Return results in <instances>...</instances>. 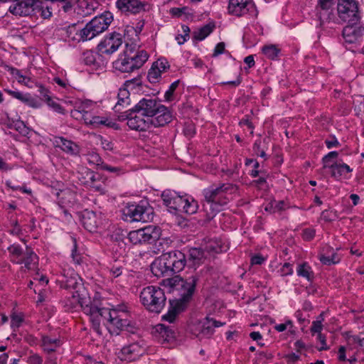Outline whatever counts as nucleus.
I'll return each mask as SVG.
<instances>
[{
	"label": "nucleus",
	"mask_w": 364,
	"mask_h": 364,
	"mask_svg": "<svg viewBox=\"0 0 364 364\" xmlns=\"http://www.w3.org/2000/svg\"><path fill=\"white\" fill-rule=\"evenodd\" d=\"M82 60L85 64L95 68L105 66L106 64L100 53H97L92 50H86L83 53Z\"/></svg>",
	"instance_id": "obj_27"
},
{
	"label": "nucleus",
	"mask_w": 364,
	"mask_h": 364,
	"mask_svg": "<svg viewBox=\"0 0 364 364\" xmlns=\"http://www.w3.org/2000/svg\"><path fill=\"white\" fill-rule=\"evenodd\" d=\"M164 255L173 274L182 271L186 265V257L179 250L164 253Z\"/></svg>",
	"instance_id": "obj_14"
},
{
	"label": "nucleus",
	"mask_w": 364,
	"mask_h": 364,
	"mask_svg": "<svg viewBox=\"0 0 364 364\" xmlns=\"http://www.w3.org/2000/svg\"><path fill=\"white\" fill-rule=\"evenodd\" d=\"M23 322V316L20 314H13L11 316V325L14 328H18Z\"/></svg>",
	"instance_id": "obj_56"
},
{
	"label": "nucleus",
	"mask_w": 364,
	"mask_h": 364,
	"mask_svg": "<svg viewBox=\"0 0 364 364\" xmlns=\"http://www.w3.org/2000/svg\"><path fill=\"white\" fill-rule=\"evenodd\" d=\"M182 305H183V304L178 301L176 302L175 306L171 304L168 312L163 316V319L168 321L169 323H173L178 314L183 310Z\"/></svg>",
	"instance_id": "obj_38"
},
{
	"label": "nucleus",
	"mask_w": 364,
	"mask_h": 364,
	"mask_svg": "<svg viewBox=\"0 0 364 364\" xmlns=\"http://www.w3.org/2000/svg\"><path fill=\"white\" fill-rule=\"evenodd\" d=\"M253 151L256 155L262 158H266L265 150L262 147V141L260 139L255 141L253 146Z\"/></svg>",
	"instance_id": "obj_51"
},
{
	"label": "nucleus",
	"mask_w": 364,
	"mask_h": 364,
	"mask_svg": "<svg viewBox=\"0 0 364 364\" xmlns=\"http://www.w3.org/2000/svg\"><path fill=\"white\" fill-rule=\"evenodd\" d=\"M296 272H297V274L299 276L303 277L307 279L309 281L311 280L314 277V274L311 270V268L306 262L300 264L298 266Z\"/></svg>",
	"instance_id": "obj_45"
},
{
	"label": "nucleus",
	"mask_w": 364,
	"mask_h": 364,
	"mask_svg": "<svg viewBox=\"0 0 364 364\" xmlns=\"http://www.w3.org/2000/svg\"><path fill=\"white\" fill-rule=\"evenodd\" d=\"M87 161L91 166H94L97 168L101 169L102 165L105 164L100 156L94 151L88 152L86 155Z\"/></svg>",
	"instance_id": "obj_43"
},
{
	"label": "nucleus",
	"mask_w": 364,
	"mask_h": 364,
	"mask_svg": "<svg viewBox=\"0 0 364 364\" xmlns=\"http://www.w3.org/2000/svg\"><path fill=\"white\" fill-rule=\"evenodd\" d=\"M183 195L172 190H165L161 193V199L170 212H179L183 203Z\"/></svg>",
	"instance_id": "obj_15"
},
{
	"label": "nucleus",
	"mask_w": 364,
	"mask_h": 364,
	"mask_svg": "<svg viewBox=\"0 0 364 364\" xmlns=\"http://www.w3.org/2000/svg\"><path fill=\"white\" fill-rule=\"evenodd\" d=\"M332 1L333 0H318V6L321 9L318 12V17L321 23L330 19L331 12L329 9L332 5Z\"/></svg>",
	"instance_id": "obj_36"
},
{
	"label": "nucleus",
	"mask_w": 364,
	"mask_h": 364,
	"mask_svg": "<svg viewBox=\"0 0 364 364\" xmlns=\"http://www.w3.org/2000/svg\"><path fill=\"white\" fill-rule=\"evenodd\" d=\"M77 178L82 184L101 194L105 193V183L101 181V176L99 173L87 168L82 167L77 172Z\"/></svg>",
	"instance_id": "obj_8"
},
{
	"label": "nucleus",
	"mask_w": 364,
	"mask_h": 364,
	"mask_svg": "<svg viewBox=\"0 0 364 364\" xmlns=\"http://www.w3.org/2000/svg\"><path fill=\"white\" fill-rule=\"evenodd\" d=\"M140 300L148 311L159 314L164 309L166 298L160 287L148 286L141 291Z\"/></svg>",
	"instance_id": "obj_5"
},
{
	"label": "nucleus",
	"mask_w": 364,
	"mask_h": 364,
	"mask_svg": "<svg viewBox=\"0 0 364 364\" xmlns=\"http://www.w3.org/2000/svg\"><path fill=\"white\" fill-rule=\"evenodd\" d=\"M337 11L338 16L344 21L350 22L360 19L355 0H337Z\"/></svg>",
	"instance_id": "obj_10"
},
{
	"label": "nucleus",
	"mask_w": 364,
	"mask_h": 364,
	"mask_svg": "<svg viewBox=\"0 0 364 364\" xmlns=\"http://www.w3.org/2000/svg\"><path fill=\"white\" fill-rule=\"evenodd\" d=\"M223 325V323L220 321L206 317L194 323L191 327V331L196 337L201 341L205 338H209L213 334L214 328Z\"/></svg>",
	"instance_id": "obj_9"
},
{
	"label": "nucleus",
	"mask_w": 364,
	"mask_h": 364,
	"mask_svg": "<svg viewBox=\"0 0 364 364\" xmlns=\"http://www.w3.org/2000/svg\"><path fill=\"white\" fill-rule=\"evenodd\" d=\"M280 50L274 45L264 46L262 48L263 53L269 59H275L277 58Z\"/></svg>",
	"instance_id": "obj_46"
},
{
	"label": "nucleus",
	"mask_w": 364,
	"mask_h": 364,
	"mask_svg": "<svg viewBox=\"0 0 364 364\" xmlns=\"http://www.w3.org/2000/svg\"><path fill=\"white\" fill-rule=\"evenodd\" d=\"M350 339L354 343H358L360 347L364 348V332H361L356 336H352Z\"/></svg>",
	"instance_id": "obj_58"
},
{
	"label": "nucleus",
	"mask_w": 364,
	"mask_h": 364,
	"mask_svg": "<svg viewBox=\"0 0 364 364\" xmlns=\"http://www.w3.org/2000/svg\"><path fill=\"white\" fill-rule=\"evenodd\" d=\"M179 80H176L171 84L168 90L165 92L164 97L167 101H170L172 99L173 94L177 87L178 86Z\"/></svg>",
	"instance_id": "obj_52"
},
{
	"label": "nucleus",
	"mask_w": 364,
	"mask_h": 364,
	"mask_svg": "<svg viewBox=\"0 0 364 364\" xmlns=\"http://www.w3.org/2000/svg\"><path fill=\"white\" fill-rule=\"evenodd\" d=\"M151 269L157 277L170 276L173 274L164 254L152 262Z\"/></svg>",
	"instance_id": "obj_25"
},
{
	"label": "nucleus",
	"mask_w": 364,
	"mask_h": 364,
	"mask_svg": "<svg viewBox=\"0 0 364 364\" xmlns=\"http://www.w3.org/2000/svg\"><path fill=\"white\" fill-rule=\"evenodd\" d=\"M82 223L85 229L90 232H94L99 223L94 212H87L82 216Z\"/></svg>",
	"instance_id": "obj_34"
},
{
	"label": "nucleus",
	"mask_w": 364,
	"mask_h": 364,
	"mask_svg": "<svg viewBox=\"0 0 364 364\" xmlns=\"http://www.w3.org/2000/svg\"><path fill=\"white\" fill-rule=\"evenodd\" d=\"M122 44L121 34L114 33L105 37L97 46L99 53L105 55H111L118 50Z\"/></svg>",
	"instance_id": "obj_12"
},
{
	"label": "nucleus",
	"mask_w": 364,
	"mask_h": 364,
	"mask_svg": "<svg viewBox=\"0 0 364 364\" xmlns=\"http://www.w3.org/2000/svg\"><path fill=\"white\" fill-rule=\"evenodd\" d=\"M65 304L68 309L80 306L90 316L94 331L99 334H101L102 321L107 322V328L112 334L117 335L120 331L134 332L135 328L130 319L129 307L124 303L112 306V309L100 308L90 301L86 294L76 290L71 291V296L67 297Z\"/></svg>",
	"instance_id": "obj_1"
},
{
	"label": "nucleus",
	"mask_w": 364,
	"mask_h": 364,
	"mask_svg": "<svg viewBox=\"0 0 364 364\" xmlns=\"http://www.w3.org/2000/svg\"><path fill=\"white\" fill-rule=\"evenodd\" d=\"M124 52L127 59L132 62V64L137 63L136 70H139L149 58L146 51L136 48L135 46L127 44Z\"/></svg>",
	"instance_id": "obj_16"
},
{
	"label": "nucleus",
	"mask_w": 364,
	"mask_h": 364,
	"mask_svg": "<svg viewBox=\"0 0 364 364\" xmlns=\"http://www.w3.org/2000/svg\"><path fill=\"white\" fill-rule=\"evenodd\" d=\"M117 4L119 9L127 11L138 9L141 6L136 0H118Z\"/></svg>",
	"instance_id": "obj_44"
},
{
	"label": "nucleus",
	"mask_w": 364,
	"mask_h": 364,
	"mask_svg": "<svg viewBox=\"0 0 364 364\" xmlns=\"http://www.w3.org/2000/svg\"><path fill=\"white\" fill-rule=\"evenodd\" d=\"M358 21L348 22V25L343 28L342 35L346 43H357L364 35V26L358 23Z\"/></svg>",
	"instance_id": "obj_13"
},
{
	"label": "nucleus",
	"mask_w": 364,
	"mask_h": 364,
	"mask_svg": "<svg viewBox=\"0 0 364 364\" xmlns=\"http://www.w3.org/2000/svg\"><path fill=\"white\" fill-rule=\"evenodd\" d=\"M282 276H288L293 274V267L292 264L290 263H284L282 267L280 269Z\"/></svg>",
	"instance_id": "obj_57"
},
{
	"label": "nucleus",
	"mask_w": 364,
	"mask_h": 364,
	"mask_svg": "<svg viewBox=\"0 0 364 364\" xmlns=\"http://www.w3.org/2000/svg\"><path fill=\"white\" fill-rule=\"evenodd\" d=\"M161 104L154 99L141 100L135 106L136 111H139L145 117L152 118L156 115Z\"/></svg>",
	"instance_id": "obj_17"
},
{
	"label": "nucleus",
	"mask_w": 364,
	"mask_h": 364,
	"mask_svg": "<svg viewBox=\"0 0 364 364\" xmlns=\"http://www.w3.org/2000/svg\"><path fill=\"white\" fill-rule=\"evenodd\" d=\"M168 62L164 58H160L155 61L148 72L147 78L151 83L157 82L161 75V73L169 69Z\"/></svg>",
	"instance_id": "obj_19"
},
{
	"label": "nucleus",
	"mask_w": 364,
	"mask_h": 364,
	"mask_svg": "<svg viewBox=\"0 0 364 364\" xmlns=\"http://www.w3.org/2000/svg\"><path fill=\"white\" fill-rule=\"evenodd\" d=\"M213 25H205L203 27L198 28L193 31V38L196 41H203L213 32Z\"/></svg>",
	"instance_id": "obj_39"
},
{
	"label": "nucleus",
	"mask_w": 364,
	"mask_h": 364,
	"mask_svg": "<svg viewBox=\"0 0 364 364\" xmlns=\"http://www.w3.org/2000/svg\"><path fill=\"white\" fill-rule=\"evenodd\" d=\"M61 282L63 288L73 290L72 291L79 290V292H81L80 289H82L81 279L79 278L78 275L74 272H73L69 277L65 276V279H63Z\"/></svg>",
	"instance_id": "obj_32"
},
{
	"label": "nucleus",
	"mask_w": 364,
	"mask_h": 364,
	"mask_svg": "<svg viewBox=\"0 0 364 364\" xmlns=\"http://www.w3.org/2000/svg\"><path fill=\"white\" fill-rule=\"evenodd\" d=\"M325 143L328 149L338 147L340 145L338 141L334 136L331 137L328 139H326Z\"/></svg>",
	"instance_id": "obj_64"
},
{
	"label": "nucleus",
	"mask_w": 364,
	"mask_h": 364,
	"mask_svg": "<svg viewBox=\"0 0 364 364\" xmlns=\"http://www.w3.org/2000/svg\"><path fill=\"white\" fill-rule=\"evenodd\" d=\"M132 61L127 59V55L124 53L114 63V68L122 73H132L136 70L137 63L132 64Z\"/></svg>",
	"instance_id": "obj_29"
},
{
	"label": "nucleus",
	"mask_w": 364,
	"mask_h": 364,
	"mask_svg": "<svg viewBox=\"0 0 364 364\" xmlns=\"http://www.w3.org/2000/svg\"><path fill=\"white\" fill-rule=\"evenodd\" d=\"M71 257L73 258V262L75 264H80L82 257H81V255L79 253H77V247H76V242H75V244H74L73 249L72 250Z\"/></svg>",
	"instance_id": "obj_61"
},
{
	"label": "nucleus",
	"mask_w": 364,
	"mask_h": 364,
	"mask_svg": "<svg viewBox=\"0 0 364 364\" xmlns=\"http://www.w3.org/2000/svg\"><path fill=\"white\" fill-rule=\"evenodd\" d=\"M55 143L56 146L68 154L77 155L80 152V148L75 143L63 137L56 138Z\"/></svg>",
	"instance_id": "obj_31"
},
{
	"label": "nucleus",
	"mask_w": 364,
	"mask_h": 364,
	"mask_svg": "<svg viewBox=\"0 0 364 364\" xmlns=\"http://www.w3.org/2000/svg\"><path fill=\"white\" fill-rule=\"evenodd\" d=\"M123 267L119 265H113L109 269V274L111 277L112 278H117L119 276H120L123 272Z\"/></svg>",
	"instance_id": "obj_55"
},
{
	"label": "nucleus",
	"mask_w": 364,
	"mask_h": 364,
	"mask_svg": "<svg viewBox=\"0 0 364 364\" xmlns=\"http://www.w3.org/2000/svg\"><path fill=\"white\" fill-rule=\"evenodd\" d=\"M155 329L165 341H169L174 337V331L164 324L156 325Z\"/></svg>",
	"instance_id": "obj_42"
},
{
	"label": "nucleus",
	"mask_w": 364,
	"mask_h": 364,
	"mask_svg": "<svg viewBox=\"0 0 364 364\" xmlns=\"http://www.w3.org/2000/svg\"><path fill=\"white\" fill-rule=\"evenodd\" d=\"M43 347L45 350L52 352L60 345V341L58 338H52L49 336L42 338Z\"/></svg>",
	"instance_id": "obj_40"
},
{
	"label": "nucleus",
	"mask_w": 364,
	"mask_h": 364,
	"mask_svg": "<svg viewBox=\"0 0 364 364\" xmlns=\"http://www.w3.org/2000/svg\"><path fill=\"white\" fill-rule=\"evenodd\" d=\"M338 153L337 151H331L328 154L323 156L322 161L323 164V168H327V164H332L334 161L333 160L337 159Z\"/></svg>",
	"instance_id": "obj_50"
},
{
	"label": "nucleus",
	"mask_w": 364,
	"mask_h": 364,
	"mask_svg": "<svg viewBox=\"0 0 364 364\" xmlns=\"http://www.w3.org/2000/svg\"><path fill=\"white\" fill-rule=\"evenodd\" d=\"M16 3L10 6L9 11L19 16H28L34 10L38 0H16Z\"/></svg>",
	"instance_id": "obj_21"
},
{
	"label": "nucleus",
	"mask_w": 364,
	"mask_h": 364,
	"mask_svg": "<svg viewBox=\"0 0 364 364\" xmlns=\"http://www.w3.org/2000/svg\"><path fill=\"white\" fill-rule=\"evenodd\" d=\"M204 248L209 253H220L226 250V246L222 243L221 240L217 239L210 240Z\"/></svg>",
	"instance_id": "obj_37"
},
{
	"label": "nucleus",
	"mask_w": 364,
	"mask_h": 364,
	"mask_svg": "<svg viewBox=\"0 0 364 364\" xmlns=\"http://www.w3.org/2000/svg\"><path fill=\"white\" fill-rule=\"evenodd\" d=\"M18 82L30 88L33 87L34 85H37L34 80H33L31 77H26L25 75L22 77L21 80H18Z\"/></svg>",
	"instance_id": "obj_60"
},
{
	"label": "nucleus",
	"mask_w": 364,
	"mask_h": 364,
	"mask_svg": "<svg viewBox=\"0 0 364 364\" xmlns=\"http://www.w3.org/2000/svg\"><path fill=\"white\" fill-rule=\"evenodd\" d=\"M102 170H105V171H107L110 173H112L114 174H115L116 176H119L122 173H123L122 171V168L120 167H118V166H109V165H107L106 164H104L102 165V167L101 168Z\"/></svg>",
	"instance_id": "obj_53"
},
{
	"label": "nucleus",
	"mask_w": 364,
	"mask_h": 364,
	"mask_svg": "<svg viewBox=\"0 0 364 364\" xmlns=\"http://www.w3.org/2000/svg\"><path fill=\"white\" fill-rule=\"evenodd\" d=\"M284 358L286 359L288 364H294L299 360L300 356L298 354L292 353L286 355L284 356Z\"/></svg>",
	"instance_id": "obj_62"
},
{
	"label": "nucleus",
	"mask_w": 364,
	"mask_h": 364,
	"mask_svg": "<svg viewBox=\"0 0 364 364\" xmlns=\"http://www.w3.org/2000/svg\"><path fill=\"white\" fill-rule=\"evenodd\" d=\"M142 229L143 242H156L159 245H162L161 237V229L159 227L149 225Z\"/></svg>",
	"instance_id": "obj_26"
},
{
	"label": "nucleus",
	"mask_w": 364,
	"mask_h": 364,
	"mask_svg": "<svg viewBox=\"0 0 364 364\" xmlns=\"http://www.w3.org/2000/svg\"><path fill=\"white\" fill-rule=\"evenodd\" d=\"M129 92L127 89H120L118 93V101L115 105L117 111H119V107H127L130 104Z\"/></svg>",
	"instance_id": "obj_41"
},
{
	"label": "nucleus",
	"mask_w": 364,
	"mask_h": 364,
	"mask_svg": "<svg viewBox=\"0 0 364 364\" xmlns=\"http://www.w3.org/2000/svg\"><path fill=\"white\" fill-rule=\"evenodd\" d=\"M6 92H7V93L14 98L23 102L31 107L38 108L41 106V103L28 93H23L19 91H13L10 90H6Z\"/></svg>",
	"instance_id": "obj_30"
},
{
	"label": "nucleus",
	"mask_w": 364,
	"mask_h": 364,
	"mask_svg": "<svg viewBox=\"0 0 364 364\" xmlns=\"http://www.w3.org/2000/svg\"><path fill=\"white\" fill-rule=\"evenodd\" d=\"M318 320L314 321L312 322V326L311 327V332L314 333H321V331L323 329V325L322 321L323 320V314H321L318 316Z\"/></svg>",
	"instance_id": "obj_49"
},
{
	"label": "nucleus",
	"mask_w": 364,
	"mask_h": 364,
	"mask_svg": "<svg viewBox=\"0 0 364 364\" xmlns=\"http://www.w3.org/2000/svg\"><path fill=\"white\" fill-rule=\"evenodd\" d=\"M113 20L111 13L106 12L104 14L96 16L86 24L85 28L80 30V39L86 41L92 39L96 36L104 32Z\"/></svg>",
	"instance_id": "obj_6"
},
{
	"label": "nucleus",
	"mask_w": 364,
	"mask_h": 364,
	"mask_svg": "<svg viewBox=\"0 0 364 364\" xmlns=\"http://www.w3.org/2000/svg\"><path fill=\"white\" fill-rule=\"evenodd\" d=\"M317 339L321 343V346L318 348L319 350H327L328 348L326 344V336L323 335L321 333L317 334Z\"/></svg>",
	"instance_id": "obj_63"
},
{
	"label": "nucleus",
	"mask_w": 364,
	"mask_h": 364,
	"mask_svg": "<svg viewBox=\"0 0 364 364\" xmlns=\"http://www.w3.org/2000/svg\"><path fill=\"white\" fill-rule=\"evenodd\" d=\"M200 272H193L190 276L182 278L180 276H174L163 279V285L168 288L169 292L176 291L181 296L179 302L185 304L188 302L193 295L196 286L199 281Z\"/></svg>",
	"instance_id": "obj_3"
},
{
	"label": "nucleus",
	"mask_w": 364,
	"mask_h": 364,
	"mask_svg": "<svg viewBox=\"0 0 364 364\" xmlns=\"http://www.w3.org/2000/svg\"><path fill=\"white\" fill-rule=\"evenodd\" d=\"M289 207V204L284 200H272L266 205L264 210L270 213H275L282 212Z\"/></svg>",
	"instance_id": "obj_35"
},
{
	"label": "nucleus",
	"mask_w": 364,
	"mask_h": 364,
	"mask_svg": "<svg viewBox=\"0 0 364 364\" xmlns=\"http://www.w3.org/2000/svg\"><path fill=\"white\" fill-rule=\"evenodd\" d=\"M335 218L336 214L332 211L325 210L321 213V218L326 222L333 221L335 220Z\"/></svg>",
	"instance_id": "obj_59"
},
{
	"label": "nucleus",
	"mask_w": 364,
	"mask_h": 364,
	"mask_svg": "<svg viewBox=\"0 0 364 364\" xmlns=\"http://www.w3.org/2000/svg\"><path fill=\"white\" fill-rule=\"evenodd\" d=\"M90 102L82 103L80 107H79V112L82 113V117L86 124H90L93 125L95 127H98L100 125H105L109 127H112L115 124L109 121L107 118L100 116H92L91 117L88 112L85 110V108L87 107Z\"/></svg>",
	"instance_id": "obj_18"
},
{
	"label": "nucleus",
	"mask_w": 364,
	"mask_h": 364,
	"mask_svg": "<svg viewBox=\"0 0 364 364\" xmlns=\"http://www.w3.org/2000/svg\"><path fill=\"white\" fill-rule=\"evenodd\" d=\"M127 115L128 127L136 131L144 132L151 127V118L145 117L139 111H136L135 107L129 109Z\"/></svg>",
	"instance_id": "obj_11"
},
{
	"label": "nucleus",
	"mask_w": 364,
	"mask_h": 364,
	"mask_svg": "<svg viewBox=\"0 0 364 364\" xmlns=\"http://www.w3.org/2000/svg\"><path fill=\"white\" fill-rule=\"evenodd\" d=\"M319 259L322 264L326 265H331L332 264H336L340 261V258L336 253L332 252L331 255H321Z\"/></svg>",
	"instance_id": "obj_47"
},
{
	"label": "nucleus",
	"mask_w": 364,
	"mask_h": 364,
	"mask_svg": "<svg viewBox=\"0 0 364 364\" xmlns=\"http://www.w3.org/2000/svg\"><path fill=\"white\" fill-rule=\"evenodd\" d=\"M204 252L198 248H191L188 251V257L186 264L188 267L193 268V272H197L196 268L201 264L204 259Z\"/></svg>",
	"instance_id": "obj_28"
},
{
	"label": "nucleus",
	"mask_w": 364,
	"mask_h": 364,
	"mask_svg": "<svg viewBox=\"0 0 364 364\" xmlns=\"http://www.w3.org/2000/svg\"><path fill=\"white\" fill-rule=\"evenodd\" d=\"M327 168L331 169V175L336 180L342 178H348V174L352 172L353 169L341 160L337 159L332 164H327Z\"/></svg>",
	"instance_id": "obj_20"
},
{
	"label": "nucleus",
	"mask_w": 364,
	"mask_h": 364,
	"mask_svg": "<svg viewBox=\"0 0 364 364\" xmlns=\"http://www.w3.org/2000/svg\"><path fill=\"white\" fill-rule=\"evenodd\" d=\"M124 220L127 221L148 222L153 218L151 207L141 204H129L122 210Z\"/></svg>",
	"instance_id": "obj_7"
},
{
	"label": "nucleus",
	"mask_w": 364,
	"mask_h": 364,
	"mask_svg": "<svg viewBox=\"0 0 364 364\" xmlns=\"http://www.w3.org/2000/svg\"><path fill=\"white\" fill-rule=\"evenodd\" d=\"M173 115L171 111L164 105H161L156 115L151 118V127H163L171 122Z\"/></svg>",
	"instance_id": "obj_24"
},
{
	"label": "nucleus",
	"mask_w": 364,
	"mask_h": 364,
	"mask_svg": "<svg viewBox=\"0 0 364 364\" xmlns=\"http://www.w3.org/2000/svg\"><path fill=\"white\" fill-rule=\"evenodd\" d=\"M237 191V187L231 183L213 185L204 189L203 195L206 204L203 205L209 220L213 219L220 210V207L226 205L232 196Z\"/></svg>",
	"instance_id": "obj_2"
},
{
	"label": "nucleus",
	"mask_w": 364,
	"mask_h": 364,
	"mask_svg": "<svg viewBox=\"0 0 364 364\" xmlns=\"http://www.w3.org/2000/svg\"><path fill=\"white\" fill-rule=\"evenodd\" d=\"M252 6L251 0H230L228 11L236 16H241L247 14Z\"/></svg>",
	"instance_id": "obj_22"
},
{
	"label": "nucleus",
	"mask_w": 364,
	"mask_h": 364,
	"mask_svg": "<svg viewBox=\"0 0 364 364\" xmlns=\"http://www.w3.org/2000/svg\"><path fill=\"white\" fill-rule=\"evenodd\" d=\"M142 229L131 231L128 235L129 240L134 244L143 243Z\"/></svg>",
	"instance_id": "obj_48"
},
{
	"label": "nucleus",
	"mask_w": 364,
	"mask_h": 364,
	"mask_svg": "<svg viewBox=\"0 0 364 364\" xmlns=\"http://www.w3.org/2000/svg\"><path fill=\"white\" fill-rule=\"evenodd\" d=\"M198 209V202L191 196L184 194L179 212L192 215L196 213Z\"/></svg>",
	"instance_id": "obj_33"
},
{
	"label": "nucleus",
	"mask_w": 364,
	"mask_h": 364,
	"mask_svg": "<svg viewBox=\"0 0 364 364\" xmlns=\"http://www.w3.org/2000/svg\"><path fill=\"white\" fill-rule=\"evenodd\" d=\"M144 352V348L139 343H133L122 348V359L132 361L139 358Z\"/></svg>",
	"instance_id": "obj_23"
},
{
	"label": "nucleus",
	"mask_w": 364,
	"mask_h": 364,
	"mask_svg": "<svg viewBox=\"0 0 364 364\" xmlns=\"http://www.w3.org/2000/svg\"><path fill=\"white\" fill-rule=\"evenodd\" d=\"M7 250L11 262L21 264V271L29 272L38 269V257L31 247H26V250L23 251L19 245L13 244Z\"/></svg>",
	"instance_id": "obj_4"
},
{
	"label": "nucleus",
	"mask_w": 364,
	"mask_h": 364,
	"mask_svg": "<svg viewBox=\"0 0 364 364\" xmlns=\"http://www.w3.org/2000/svg\"><path fill=\"white\" fill-rule=\"evenodd\" d=\"M46 102L48 106L52 107L55 112L64 114V109L58 103L53 101L51 97H47Z\"/></svg>",
	"instance_id": "obj_54"
}]
</instances>
